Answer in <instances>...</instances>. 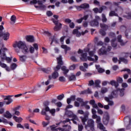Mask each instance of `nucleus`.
<instances>
[{
  "label": "nucleus",
  "instance_id": "obj_1",
  "mask_svg": "<svg viewBox=\"0 0 131 131\" xmlns=\"http://www.w3.org/2000/svg\"><path fill=\"white\" fill-rule=\"evenodd\" d=\"M84 52H85V53L81 54L80 60H81V61L85 62L88 60L89 61L97 62L98 57L97 55H95V51H90V48H86L84 49Z\"/></svg>",
  "mask_w": 131,
  "mask_h": 131
},
{
  "label": "nucleus",
  "instance_id": "obj_2",
  "mask_svg": "<svg viewBox=\"0 0 131 131\" xmlns=\"http://www.w3.org/2000/svg\"><path fill=\"white\" fill-rule=\"evenodd\" d=\"M13 48H15L16 53H19L20 52L19 50H21L22 53L25 54V55L29 53V50H28V48L26 46V43H25V42L22 41L16 42V43L13 45ZM17 48H18L19 50L17 49Z\"/></svg>",
  "mask_w": 131,
  "mask_h": 131
},
{
  "label": "nucleus",
  "instance_id": "obj_3",
  "mask_svg": "<svg viewBox=\"0 0 131 131\" xmlns=\"http://www.w3.org/2000/svg\"><path fill=\"white\" fill-rule=\"evenodd\" d=\"M58 65L55 68H54V72L53 73L51 77L53 79H56L58 76H59V73H58V71L60 70L61 69V66L63 65V61L62 60V56L60 55L59 57L57 58ZM61 65V66H60Z\"/></svg>",
  "mask_w": 131,
  "mask_h": 131
},
{
  "label": "nucleus",
  "instance_id": "obj_4",
  "mask_svg": "<svg viewBox=\"0 0 131 131\" xmlns=\"http://www.w3.org/2000/svg\"><path fill=\"white\" fill-rule=\"evenodd\" d=\"M115 93V94H114V92H112V93L108 95V97H105L104 99L105 101L108 103V106H113V105H114V102L110 100H112V99H114V98H117V94L116 92Z\"/></svg>",
  "mask_w": 131,
  "mask_h": 131
},
{
  "label": "nucleus",
  "instance_id": "obj_5",
  "mask_svg": "<svg viewBox=\"0 0 131 131\" xmlns=\"http://www.w3.org/2000/svg\"><path fill=\"white\" fill-rule=\"evenodd\" d=\"M11 97H14L13 95H8L5 96V98H4V102H0V108H2V107H4V105H5V103L6 104V105H10L12 102H13V99L11 98ZM6 100H8V101H6Z\"/></svg>",
  "mask_w": 131,
  "mask_h": 131
},
{
  "label": "nucleus",
  "instance_id": "obj_6",
  "mask_svg": "<svg viewBox=\"0 0 131 131\" xmlns=\"http://www.w3.org/2000/svg\"><path fill=\"white\" fill-rule=\"evenodd\" d=\"M5 29L4 26H0V37H3L4 40H8L10 37V33L7 32L4 33L3 31Z\"/></svg>",
  "mask_w": 131,
  "mask_h": 131
},
{
  "label": "nucleus",
  "instance_id": "obj_7",
  "mask_svg": "<svg viewBox=\"0 0 131 131\" xmlns=\"http://www.w3.org/2000/svg\"><path fill=\"white\" fill-rule=\"evenodd\" d=\"M123 11V9L121 7H118V8H116L115 11H111L110 12L109 16L110 17H113V16H115L116 17H118V14L116 12L120 13L121 14L122 13Z\"/></svg>",
  "mask_w": 131,
  "mask_h": 131
},
{
  "label": "nucleus",
  "instance_id": "obj_8",
  "mask_svg": "<svg viewBox=\"0 0 131 131\" xmlns=\"http://www.w3.org/2000/svg\"><path fill=\"white\" fill-rule=\"evenodd\" d=\"M44 108L42 109L41 111V115H47V112L50 111V107L48 106L50 104V102L48 101H45L43 103Z\"/></svg>",
  "mask_w": 131,
  "mask_h": 131
},
{
  "label": "nucleus",
  "instance_id": "obj_9",
  "mask_svg": "<svg viewBox=\"0 0 131 131\" xmlns=\"http://www.w3.org/2000/svg\"><path fill=\"white\" fill-rule=\"evenodd\" d=\"M8 51V49L6 48H4L2 49V53L1 54V58L2 60H6L8 63H10L11 61H12V59L11 57H7L6 55V52Z\"/></svg>",
  "mask_w": 131,
  "mask_h": 131
},
{
  "label": "nucleus",
  "instance_id": "obj_10",
  "mask_svg": "<svg viewBox=\"0 0 131 131\" xmlns=\"http://www.w3.org/2000/svg\"><path fill=\"white\" fill-rule=\"evenodd\" d=\"M90 127V129L92 131H95V121H94V120L90 119L88 120L87 122V125H86L85 126V128H86V127Z\"/></svg>",
  "mask_w": 131,
  "mask_h": 131
},
{
  "label": "nucleus",
  "instance_id": "obj_11",
  "mask_svg": "<svg viewBox=\"0 0 131 131\" xmlns=\"http://www.w3.org/2000/svg\"><path fill=\"white\" fill-rule=\"evenodd\" d=\"M125 91V89L124 88L117 89L116 90L113 91L112 93H114V95H115V94L117 93V97H118V94L120 96V97H123V96H124Z\"/></svg>",
  "mask_w": 131,
  "mask_h": 131
},
{
  "label": "nucleus",
  "instance_id": "obj_12",
  "mask_svg": "<svg viewBox=\"0 0 131 131\" xmlns=\"http://www.w3.org/2000/svg\"><path fill=\"white\" fill-rule=\"evenodd\" d=\"M80 118L81 120L82 124L83 125H85V122H86V121H88V119H89V113H85V114H84V116L80 117Z\"/></svg>",
  "mask_w": 131,
  "mask_h": 131
},
{
  "label": "nucleus",
  "instance_id": "obj_13",
  "mask_svg": "<svg viewBox=\"0 0 131 131\" xmlns=\"http://www.w3.org/2000/svg\"><path fill=\"white\" fill-rule=\"evenodd\" d=\"M61 70L63 72V75L66 77H68V75H67V73L69 72V70L67 69V68L65 66H63L61 68Z\"/></svg>",
  "mask_w": 131,
  "mask_h": 131
},
{
  "label": "nucleus",
  "instance_id": "obj_14",
  "mask_svg": "<svg viewBox=\"0 0 131 131\" xmlns=\"http://www.w3.org/2000/svg\"><path fill=\"white\" fill-rule=\"evenodd\" d=\"M99 55H105L107 53L106 51V48L105 47H102L99 51Z\"/></svg>",
  "mask_w": 131,
  "mask_h": 131
},
{
  "label": "nucleus",
  "instance_id": "obj_15",
  "mask_svg": "<svg viewBox=\"0 0 131 131\" xmlns=\"http://www.w3.org/2000/svg\"><path fill=\"white\" fill-rule=\"evenodd\" d=\"M90 25L92 27H96L99 25V21L96 19H94L90 21Z\"/></svg>",
  "mask_w": 131,
  "mask_h": 131
},
{
  "label": "nucleus",
  "instance_id": "obj_16",
  "mask_svg": "<svg viewBox=\"0 0 131 131\" xmlns=\"http://www.w3.org/2000/svg\"><path fill=\"white\" fill-rule=\"evenodd\" d=\"M13 119H14L16 122H18V123H21V122H22L23 121V118L21 117H18L16 116H13Z\"/></svg>",
  "mask_w": 131,
  "mask_h": 131
},
{
  "label": "nucleus",
  "instance_id": "obj_17",
  "mask_svg": "<svg viewBox=\"0 0 131 131\" xmlns=\"http://www.w3.org/2000/svg\"><path fill=\"white\" fill-rule=\"evenodd\" d=\"M122 37V36H121V35H118L117 37L118 41V42H120L121 46H125V43H126L123 42V40L121 39Z\"/></svg>",
  "mask_w": 131,
  "mask_h": 131
},
{
  "label": "nucleus",
  "instance_id": "obj_18",
  "mask_svg": "<svg viewBox=\"0 0 131 131\" xmlns=\"http://www.w3.org/2000/svg\"><path fill=\"white\" fill-rule=\"evenodd\" d=\"M0 66H1L2 68H5L6 71H8V72L11 71V69H10L9 67L7 66L6 63H2L1 61H0Z\"/></svg>",
  "mask_w": 131,
  "mask_h": 131
},
{
  "label": "nucleus",
  "instance_id": "obj_19",
  "mask_svg": "<svg viewBox=\"0 0 131 131\" xmlns=\"http://www.w3.org/2000/svg\"><path fill=\"white\" fill-rule=\"evenodd\" d=\"M72 120L73 123H74V124H77V122L76 121H79V119H78V117H77V116L75 115H73L72 116Z\"/></svg>",
  "mask_w": 131,
  "mask_h": 131
},
{
  "label": "nucleus",
  "instance_id": "obj_20",
  "mask_svg": "<svg viewBox=\"0 0 131 131\" xmlns=\"http://www.w3.org/2000/svg\"><path fill=\"white\" fill-rule=\"evenodd\" d=\"M27 41L29 42H33L34 41V37L33 36H27L26 37Z\"/></svg>",
  "mask_w": 131,
  "mask_h": 131
},
{
  "label": "nucleus",
  "instance_id": "obj_21",
  "mask_svg": "<svg viewBox=\"0 0 131 131\" xmlns=\"http://www.w3.org/2000/svg\"><path fill=\"white\" fill-rule=\"evenodd\" d=\"M36 4H38V5H41V1H40V0H32L30 2V5H36Z\"/></svg>",
  "mask_w": 131,
  "mask_h": 131
},
{
  "label": "nucleus",
  "instance_id": "obj_22",
  "mask_svg": "<svg viewBox=\"0 0 131 131\" xmlns=\"http://www.w3.org/2000/svg\"><path fill=\"white\" fill-rule=\"evenodd\" d=\"M19 60L20 62L24 63V62H26V60H27V56L26 55H19Z\"/></svg>",
  "mask_w": 131,
  "mask_h": 131
},
{
  "label": "nucleus",
  "instance_id": "obj_23",
  "mask_svg": "<svg viewBox=\"0 0 131 131\" xmlns=\"http://www.w3.org/2000/svg\"><path fill=\"white\" fill-rule=\"evenodd\" d=\"M125 36L126 38H129V36L131 37V29H127L126 30L125 32Z\"/></svg>",
  "mask_w": 131,
  "mask_h": 131
},
{
  "label": "nucleus",
  "instance_id": "obj_24",
  "mask_svg": "<svg viewBox=\"0 0 131 131\" xmlns=\"http://www.w3.org/2000/svg\"><path fill=\"white\" fill-rule=\"evenodd\" d=\"M3 116L6 118H12V114L10 113L9 111H7L6 113L3 115Z\"/></svg>",
  "mask_w": 131,
  "mask_h": 131
},
{
  "label": "nucleus",
  "instance_id": "obj_25",
  "mask_svg": "<svg viewBox=\"0 0 131 131\" xmlns=\"http://www.w3.org/2000/svg\"><path fill=\"white\" fill-rule=\"evenodd\" d=\"M110 117L108 115H106L105 118H103V122L104 124L107 125L109 122Z\"/></svg>",
  "mask_w": 131,
  "mask_h": 131
},
{
  "label": "nucleus",
  "instance_id": "obj_26",
  "mask_svg": "<svg viewBox=\"0 0 131 131\" xmlns=\"http://www.w3.org/2000/svg\"><path fill=\"white\" fill-rule=\"evenodd\" d=\"M110 84H111V85L115 86L116 89H117L118 86H119V84L115 80H111Z\"/></svg>",
  "mask_w": 131,
  "mask_h": 131
},
{
  "label": "nucleus",
  "instance_id": "obj_27",
  "mask_svg": "<svg viewBox=\"0 0 131 131\" xmlns=\"http://www.w3.org/2000/svg\"><path fill=\"white\" fill-rule=\"evenodd\" d=\"M61 48L64 49L66 54H67V51H70L71 50L70 47L67 46V45H62L61 46Z\"/></svg>",
  "mask_w": 131,
  "mask_h": 131
},
{
  "label": "nucleus",
  "instance_id": "obj_28",
  "mask_svg": "<svg viewBox=\"0 0 131 131\" xmlns=\"http://www.w3.org/2000/svg\"><path fill=\"white\" fill-rule=\"evenodd\" d=\"M62 28V24L59 23L58 25H56L54 28V31H58Z\"/></svg>",
  "mask_w": 131,
  "mask_h": 131
},
{
  "label": "nucleus",
  "instance_id": "obj_29",
  "mask_svg": "<svg viewBox=\"0 0 131 131\" xmlns=\"http://www.w3.org/2000/svg\"><path fill=\"white\" fill-rule=\"evenodd\" d=\"M41 4H38V5L39 6V9L41 11H45L47 8V6L42 4V1H41Z\"/></svg>",
  "mask_w": 131,
  "mask_h": 131
},
{
  "label": "nucleus",
  "instance_id": "obj_30",
  "mask_svg": "<svg viewBox=\"0 0 131 131\" xmlns=\"http://www.w3.org/2000/svg\"><path fill=\"white\" fill-rule=\"evenodd\" d=\"M100 25L101 28H103V29H104V30H107V29L109 28V26H108V25L104 23H101Z\"/></svg>",
  "mask_w": 131,
  "mask_h": 131
},
{
  "label": "nucleus",
  "instance_id": "obj_31",
  "mask_svg": "<svg viewBox=\"0 0 131 131\" xmlns=\"http://www.w3.org/2000/svg\"><path fill=\"white\" fill-rule=\"evenodd\" d=\"M81 9H89L90 5L89 4L84 3L80 5Z\"/></svg>",
  "mask_w": 131,
  "mask_h": 131
},
{
  "label": "nucleus",
  "instance_id": "obj_32",
  "mask_svg": "<svg viewBox=\"0 0 131 131\" xmlns=\"http://www.w3.org/2000/svg\"><path fill=\"white\" fill-rule=\"evenodd\" d=\"M119 60H120V61L123 62L124 64H127V63H128V60L124 57H120Z\"/></svg>",
  "mask_w": 131,
  "mask_h": 131
},
{
  "label": "nucleus",
  "instance_id": "obj_33",
  "mask_svg": "<svg viewBox=\"0 0 131 131\" xmlns=\"http://www.w3.org/2000/svg\"><path fill=\"white\" fill-rule=\"evenodd\" d=\"M100 83H101V81H100L99 80H96L95 81L94 84L96 88H101V86L100 85Z\"/></svg>",
  "mask_w": 131,
  "mask_h": 131
},
{
  "label": "nucleus",
  "instance_id": "obj_34",
  "mask_svg": "<svg viewBox=\"0 0 131 131\" xmlns=\"http://www.w3.org/2000/svg\"><path fill=\"white\" fill-rule=\"evenodd\" d=\"M10 20L12 21L11 24H15L16 23V16L12 15L10 18Z\"/></svg>",
  "mask_w": 131,
  "mask_h": 131
},
{
  "label": "nucleus",
  "instance_id": "obj_35",
  "mask_svg": "<svg viewBox=\"0 0 131 131\" xmlns=\"http://www.w3.org/2000/svg\"><path fill=\"white\" fill-rule=\"evenodd\" d=\"M69 79L70 81H75L76 80V77L75 76V75H72L69 77Z\"/></svg>",
  "mask_w": 131,
  "mask_h": 131
},
{
  "label": "nucleus",
  "instance_id": "obj_36",
  "mask_svg": "<svg viewBox=\"0 0 131 131\" xmlns=\"http://www.w3.org/2000/svg\"><path fill=\"white\" fill-rule=\"evenodd\" d=\"M42 71H43V72H45V73H50L51 72V69L48 68V69H45V68H42L41 69Z\"/></svg>",
  "mask_w": 131,
  "mask_h": 131
},
{
  "label": "nucleus",
  "instance_id": "obj_37",
  "mask_svg": "<svg viewBox=\"0 0 131 131\" xmlns=\"http://www.w3.org/2000/svg\"><path fill=\"white\" fill-rule=\"evenodd\" d=\"M98 127H99V129H101L102 130H105V127L104 125L102 124V123H99L98 124Z\"/></svg>",
  "mask_w": 131,
  "mask_h": 131
},
{
  "label": "nucleus",
  "instance_id": "obj_38",
  "mask_svg": "<svg viewBox=\"0 0 131 131\" xmlns=\"http://www.w3.org/2000/svg\"><path fill=\"white\" fill-rule=\"evenodd\" d=\"M107 18L106 17V15L104 14H102V21L103 23H106L107 22Z\"/></svg>",
  "mask_w": 131,
  "mask_h": 131
},
{
  "label": "nucleus",
  "instance_id": "obj_39",
  "mask_svg": "<svg viewBox=\"0 0 131 131\" xmlns=\"http://www.w3.org/2000/svg\"><path fill=\"white\" fill-rule=\"evenodd\" d=\"M48 112H50L52 116H55V113H56V110L55 108H52L51 110L49 108V111H48Z\"/></svg>",
  "mask_w": 131,
  "mask_h": 131
},
{
  "label": "nucleus",
  "instance_id": "obj_40",
  "mask_svg": "<svg viewBox=\"0 0 131 131\" xmlns=\"http://www.w3.org/2000/svg\"><path fill=\"white\" fill-rule=\"evenodd\" d=\"M115 40H116L115 39L112 40V47H113V48H116V47H117V43L115 42Z\"/></svg>",
  "mask_w": 131,
  "mask_h": 131
},
{
  "label": "nucleus",
  "instance_id": "obj_41",
  "mask_svg": "<svg viewBox=\"0 0 131 131\" xmlns=\"http://www.w3.org/2000/svg\"><path fill=\"white\" fill-rule=\"evenodd\" d=\"M108 92V89L106 88H102L101 90V94H105Z\"/></svg>",
  "mask_w": 131,
  "mask_h": 131
},
{
  "label": "nucleus",
  "instance_id": "obj_42",
  "mask_svg": "<svg viewBox=\"0 0 131 131\" xmlns=\"http://www.w3.org/2000/svg\"><path fill=\"white\" fill-rule=\"evenodd\" d=\"M17 64H16L15 63H13L11 64V69H12V70H15V69L17 68Z\"/></svg>",
  "mask_w": 131,
  "mask_h": 131
},
{
  "label": "nucleus",
  "instance_id": "obj_43",
  "mask_svg": "<svg viewBox=\"0 0 131 131\" xmlns=\"http://www.w3.org/2000/svg\"><path fill=\"white\" fill-rule=\"evenodd\" d=\"M57 126L56 125H53L50 126V128L51 129V130L53 131H58V128H56Z\"/></svg>",
  "mask_w": 131,
  "mask_h": 131
},
{
  "label": "nucleus",
  "instance_id": "obj_44",
  "mask_svg": "<svg viewBox=\"0 0 131 131\" xmlns=\"http://www.w3.org/2000/svg\"><path fill=\"white\" fill-rule=\"evenodd\" d=\"M51 79H52V76L50 75L49 76V79L45 82L46 85H49L50 84V81H51Z\"/></svg>",
  "mask_w": 131,
  "mask_h": 131
},
{
  "label": "nucleus",
  "instance_id": "obj_45",
  "mask_svg": "<svg viewBox=\"0 0 131 131\" xmlns=\"http://www.w3.org/2000/svg\"><path fill=\"white\" fill-rule=\"evenodd\" d=\"M117 82H118V83H122V82H123V79H122V78L121 77H119L117 79Z\"/></svg>",
  "mask_w": 131,
  "mask_h": 131
},
{
  "label": "nucleus",
  "instance_id": "obj_46",
  "mask_svg": "<svg viewBox=\"0 0 131 131\" xmlns=\"http://www.w3.org/2000/svg\"><path fill=\"white\" fill-rule=\"evenodd\" d=\"M59 80L61 82H65V81H66V79H65V77H64L63 76H60L59 78Z\"/></svg>",
  "mask_w": 131,
  "mask_h": 131
},
{
  "label": "nucleus",
  "instance_id": "obj_47",
  "mask_svg": "<svg viewBox=\"0 0 131 131\" xmlns=\"http://www.w3.org/2000/svg\"><path fill=\"white\" fill-rule=\"evenodd\" d=\"M57 100L61 101V100H63V99H64V94H61L60 95H59L57 96Z\"/></svg>",
  "mask_w": 131,
  "mask_h": 131
},
{
  "label": "nucleus",
  "instance_id": "obj_48",
  "mask_svg": "<svg viewBox=\"0 0 131 131\" xmlns=\"http://www.w3.org/2000/svg\"><path fill=\"white\" fill-rule=\"evenodd\" d=\"M33 48H34V50H35V51H36V52H37V51H38V45H37V43H34L33 45Z\"/></svg>",
  "mask_w": 131,
  "mask_h": 131
},
{
  "label": "nucleus",
  "instance_id": "obj_49",
  "mask_svg": "<svg viewBox=\"0 0 131 131\" xmlns=\"http://www.w3.org/2000/svg\"><path fill=\"white\" fill-rule=\"evenodd\" d=\"M78 131H82V129H83V126L82 124H78Z\"/></svg>",
  "mask_w": 131,
  "mask_h": 131
},
{
  "label": "nucleus",
  "instance_id": "obj_50",
  "mask_svg": "<svg viewBox=\"0 0 131 131\" xmlns=\"http://www.w3.org/2000/svg\"><path fill=\"white\" fill-rule=\"evenodd\" d=\"M56 37L55 36H52L51 35L49 36V40L51 39L52 41H55Z\"/></svg>",
  "mask_w": 131,
  "mask_h": 131
},
{
  "label": "nucleus",
  "instance_id": "obj_51",
  "mask_svg": "<svg viewBox=\"0 0 131 131\" xmlns=\"http://www.w3.org/2000/svg\"><path fill=\"white\" fill-rule=\"evenodd\" d=\"M99 73H103V72H105V70L103 69L102 68H99L97 69Z\"/></svg>",
  "mask_w": 131,
  "mask_h": 131
},
{
  "label": "nucleus",
  "instance_id": "obj_52",
  "mask_svg": "<svg viewBox=\"0 0 131 131\" xmlns=\"http://www.w3.org/2000/svg\"><path fill=\"white\" fill-rule=\"evenodd\" d=\"M29 52L31 54H33L34 53V48L31 46L29 49Z\"/></svg>",
  "mask_w": 131,
  "mask_h": 131
},
{
  "label": "nucleus",
  "instance_id": "obj_53",
  "mask_svg": "<svg viewBox=\"0 0 131 131\" xmlns=\"http://www.w3.org/2000/svg\"><path fill=\"white\" fill-rule=\"evenodd\" d=\"M16 127L17 128H23L24 129V126L21 124V123H18L16 125Z\"/></svg>",
  "mask_w": 131,
  "mask_h": 131
},
{
  "label": "nucleus",
  "instance_id": "obj_54",
  "mask_svg": "<svg viewBox=\"0 0 131 131\" xmlns=\"http://www.w3.org/2000/svg\"><path fill=\"white\" fill-rule=\"evenodd\" d=\"M51 20L53 22V23L55 25H59V21L58 20H56L55 19L52 18Z\"/></svg>",
  "mask_w": 131,
  "mask_h": 131
},
{
  "label": "nucleus",
  "instance_id": "obj_55",
  "mask_svg": "<svg viewBox=\"0 0 131 131\" xmlns=\"http://www.w3.org/2000/svg\"><path fill=\"white\" fill-rule=\"evenodd\" d=\"M96 123H97V124L101 123V117L100 116L96 118Z\"/></svg>",
  "mask_w": 131,
  "mask_h": 131
},
{
  "label": "nucleus",
  "instance_id": "obj_56",
  "mask_svg": "<svg viewBox=\"0 0 131 131\" xmlns=\"http://www.w3.org/2000/svg\"><path fill=\"white\" fill-rule=\"evenodd\" d=\"M20 108H21V106H18L13 108H12V111H18V110H19L20 109Z\"/></svg>",
  "mask_w": 131,
  "mask_h": 131
},
{
  "label": "nucleus",
  "instance_id": "obj_57",
  "mask_svg": "<svg viewBox=\"0 0 131 131\" xmlns=\"http://www.w3.org/2000/svg\"><path fill=\"white\" fill-rule=\"evenodd\" d=\"M122 88H123V89H125L128 86V85H127V83H122L121 84Z\"/></svg>",
  "mask_w": 131,
  "mask_h": 131
},
{
  "label": "nucleus",
  "instance_id": "obj_58",
  "mask_svg": "<svg viewBox=\"0 0 131 131\" xmlns=\"http://www.w3.org/2000/svg\"><path fill=\"white\" fill-rule=\"evenodd\" d=\"M13 112H14L13 115H16L17 116H19L20 112H19V111H13Z\"/></svg>",
  "mask_w": 131,
  "mask_h": 131
},
{
  "label": "nucleus",
  "instance_id": "obj_59",
  "mask_svg": "<svg viewBox=\"0 0 131 131\" xmlns=\"http://www.w3.org/2000/svg\"><path fill=\"white\" fill-rule=\"evenodd\" d=\"M75 26V25L74 24V23H71L69 25L70 28L72 29L74 28Z\"/></svg>",
  "mask_w": 131,
  "mask_h": 131
},
{
  "label": "nucleus",
  "instance_id": "obj_60",
  "mask_svg": "<svg viewBox=\"0 0 131 131\" xmlns=\"http://www.w3.org/2000/svg\"><path fill=\"white\" fill-rule=\"evenodd\" d=\"M71 60H72V61H73V62H77V59H76L75 56H72L71 57Z\"/></svg>",
  "mask_w": 131,
  "mask_h": 131
},
{
  "label": "nucleus",
  "instance_id": "obj_61",
  "mask_svg": "<svg viewBox=\"0 0 131 131\" xmlns=\"http://www.w3.org/2000/svg\"><path fill=\"white\" fill-rule=\"evenodd\" d=\"M47 15L48 17H51V16H53V12L51 11H47Z\"/></svg>",
  "mask_w": 131,
  "mask_h": 131
},
{
  "label": "nucleus",
  "instance_id": "obj_62",
  "mask_svg": "<svg viewBox=\"0 0 131 131\" xmlns=\"http://www.w3.org/2000/svg\"><path fill=\"white\" fill-rule=\"evenodd\" d=\"M82 20H85V21H86V20H88V19L89 18V15H84L83 17H81Z\"/></svg>",
  "mask_w": 131,
  "mask_h": 131
},
{
  "label": "nucleus",
  "instance_id": "obj_63",
  "mask_svg": "<svg viewBox=\"0 0 131 131\" xmlns=\"http://www.w3.org/2000/svg\"><path fill=\"white\" fill-rule=\"evenodd\" d=\"M100 34H102L103 36L106 35V32H105V31L103 30H100Z\"/></svg>",
  "mask_w": 131,
  "mask_h": 131
},
{
  "label": "nucleus",
  "instance_id": "obj_64",
  "mask_svg": "<svg viewBox=\"0 0 131 131\" xmlns=\"http://www.w3.org/2000/svg\"><path fill=\"white\" fill-rule=\"evenodd\" d=\"M112 60L114 63H116L117 62H118V58H117V57H113Z\"/></svg>",
  "mask_w": 131,
  "mask_h": 131
}]
</instances>
